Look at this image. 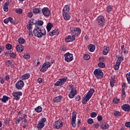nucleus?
Wrapping results in <instances>:
<instances>
[{
  "label": "nucleus",
  "instance_id": "nucleus-1",
  "mask_svg": "<svg viewBox=\"0 0 130 130\" xmlns=\"http://www.w3.org/2000/svg\"><path fill=\"white\" fill-rule=\"evenodd\" d=\"M35 27L33 30V34L34 36L38 38H41L42 36H45L46 35V30L44 29V27Z\"/></svg>",
  "mask_w": 130,
  "mask_h": 130
},
{
  "label": "nucleus",
  "instance_id": "nucleus-2",
  "mask_svg": "<svg viewBox=\"0 0 130 130\" xmlns=\"http://www.w3.org/2000/svg\"><path fill=\"white\" fill-rule=\"evenodd\" d=\"M95 92V90L93 88H91L87 92L86 95H84V97L82 99V104H86L87 102L90 100V98L93 95V94Z\"/></svg>",
  "mask_w": 130,
  "mask_h": 130
},
{
  "label": "nucleus",
  "instance_id": "nucleus-3",
  "mask_svg": "<svg viewBox=\"0 0 130 130\" xmlns=\"http://www.w3.org/2000/svg\"><path fill=\"white\" fill-rule=\"evenodd\" d=\"M62 15L64 20L69 21L71 19V15H70V7L68 5H66L62 10Z\"/></svg>",
  "mask_w": 130,
  "mask_h": 130
},
{
  "label": "nucleus",
  "instance_id": "nucleus-4",
  "mask_svg": "<svg viewBox=\"0 0 130 130\" xmlns=\"http://www.w3.org/2000/svg\"><path fill=\"white\" fill-rule=\"evenodd\" d=\"M69 92L68 94V96L70 99H73L76 95H77V90L75 88V86L73 84L69 85Z\"/></svg>",
  "mask_w": 130,
  "mask_h": 130
},
{
  "label": "nucleus",
  "instance_id": "nucleus-5",
  "mask_svg": "<svg viewBox=\"0 0 130 130\" xmlns=\"http://www.w3.org/2000/svg\"><path fill=\"white\" fill-rule=\"evenodd\" d=\"M70 30L71 32V35L74 36V37H78V36H80V35L82 32V30H81L80 27H70Z\"/></svg>",
  "mask_w": 130,
  "mask_h": 130
},
{
  "label": "nucleus",
  "instance_id": "nucleus-6",
  "mask_svg": "<svg viewBox=\"0 0 130 130\" xmlns=\"http://www.w3.org/2000/svg\"><path fill=\"white\" fill-rule=\"evenodd\" d=\"M93 75L97 79H102L104 74L101 69H96L93 72Z\"/></svg>",
  "mask_w": 130,
  "mask_h": 130
},
{
  "label": "nucleus",
  "instance_id": "nucleus-7",
  "mask_svg": "<svg viewBox=\"0 0 130 130\" xmlns=\"http://www.w3.org/2000/svg\"><path fill=\"white\" fill-rule=\"evenodd\" d=\"M46 121V118H42L40 121H38L37 127L38 129L41 130L43 128V127L45 126L44 122Z\"/></svg>",
  "mask_w": 130,
  "mask_h": 130
},
{
  "label": "nucleus",
  "instance_id": "nucleus-8",
  "mask_svg": "<svg viewBox=\"0 0 130 130\" xmlns=\"http://www.w3.org/2000/svg\"><path fill=\"white\" fill-rule=\"evenodd\" d=\"M96 21L99 26H101V27L104 26V24H105V19H104V17L103 16H98L96 18Z\"/></svg>",
  "mask_w": 130,
  "mask_h": 130
},
{
  "label": "nucleus",
  "instance_id": "nucleus-9",
  "mask_svg": "<svg viewBox=\"0 0 130 130\" xmlns=\"http://www.w3.org/2000/svg\"><path fill=\"white\" fill-rule=\"evenodd\" d=\"M67 80H68V77H64V78L57 81L55 83H54V85L56 86V87H58V86H62L64 84V83L67 82Z\"/></svg>",
  "mask_w": 130,
  "mask_h": 130
},
{
  "label": "nucleus",
  "instance_id": "nucleus-10",
  "mask_svg": "<svg viewBox=\"0 0 130 130\" xmlns=\"http://www.w3.org/2000/svg\"><path fill=\"white\" fill-rule=\"evenodd\" d=\"M62 125H63V122L60 119H59L55 122L53 127L54 128H56V129H59V128L62 127Z\"/></svg>",
  "mask_w": 130,
  "mask_h": 130
},
{
  "label": "nucleus",
  "instance_id": "nucleus-11",
  "mask_svg": "<svg viewBox=\"0 0 130 130\" xmlns=\"http://www.w3.org/2000/svg\"><path fill=\"white\" fill-rule=\"evenodd\" d=\"M64 56L65 57L66 61H67L68 62L72 61V60L74 59L73 54L70 53V52H67V53L64 54Z\"/></svg>",
  "mask_w": 130,
  "mask_h": 130
},
{
  "label": "nucleus",
  "instance_id": "nucleus-12",
  "mask_svg": "<svg viewBox=\"0 0 130 130\" xmlns=\"http://www.w3.org/2000/svg\"><path fill=\"white\" fill-rule=\"evenodd\" d=\"M42 12L44 16H45V17L46 18H48L51 14L49 8L47 7H44L43 9H42Z\"/></svg>",
  "mask_w": 130,
  "mask_h": 130
},
{
  "label": "nucleus",
  "instance_id": "nucleus-13",
  "mask_svg": "<svg viewBox=\"0 0 130 130\" xmlns=\"http://www.w3.org/2000/svg\"><path fill=\"white\" fill-rule=\"evenodd\" d=\"M23 87H24V81L22 80H19L15 84V87L17 90H22Z\"/></svg>",
  "mask_w": 130,
  "mask_h": 130
},
{
  "label": "nucleus",
  "instance_id": "nucleus-14",
  "mask_svg": "<svg viewBox=\"0 0 130 130\" xmlns=\"http://www.w3.org/2000/svg\"><path fill=\"white\" fill-rule=\"evenodd\" d=\"M12 95L14 96V99L18 101L20 100V96H22V93L21 91H15L12 93Z\"/></svg>",
  "mask_w": 130,
  "mask_h": 130
},
{
  "label": "nucleus",
  "instance_id": "nucleus-15",
  "mask_svg": "<svg viewBox=\"0 0 130 130\" xmlns=\"http://www.w3.org/2000/svg\"><path fill=\"white\" fill-rule=\"evenodd\" d=\"M100 127L102 129H107L109 128V124L105 122V121H102L100 122Z\"/></svg>",
  "mask_w": 130,
  "mask_h": 130
},
{
  "label": "nucleus",
  "instance_id": "nucleus-16",
  "mask_svg": "<svg viewBox=\"0 0 130 130\" xmlns=\"http://www.w3.org/2000/svg\"><path fill=\"white\" fill-rule=\"evenodd\" d=\"M77 119V114L76 113H73L72 116V125L73 127H75L76 125V120Z\"/></svg>",
  "mask_w": 130,
  "mask_h": 130
},
{
  "label": "nucleus",
  "instance_id": "nucleus-17",
  "mask_svg": "<svg viewBox=\"0 0 130 130\" xmlns=\"http://www.w3.org/2000/svg\"><path fill=\"white\" fill-rule=\"evenodd\" d=\"M76 39V37L74 36H68V37L65 39V41L67 43H69V42H73V41H75Z\"/></svg>",
  "mask_w": 130,
  "mask_h": 130
},
{
  "label": "nucleus",
  "instance_id": "nucleus-18",
  "mask_svg": "<svg viewBox=\"0 0 130 130\" xmlns=\"http://www.w3.org/2000/svg\"><path fill=\"white\" fill-rule=\"evenodd\" d=\"M43 24H44V23L43 22V21L36 20V28L39 27V28H40L41 27H42L41 26H43Z\"/></svg>",
  "mask_w": 130,
  "mask_h": 130
},
{
  "label": "nucleus",
  "instance_id": "nucleus-19",
  "mask_svg": "<svg viewBox=\"0 0 130 130\" xmlns=\"http://www.w3.org/2000/svg\"><path fill=\"white\" fill-rule=\"evenodd\" d=\"M110 80V85L111 87H114V84L115 83V77L114 76H111Z\"/></svg>",
  "mask_w": 130,
  "mask_h": 130
},
{
  "label": "nucleus",
  "instance_id": "nucleus-20",
  "mask_svg": "<svg viewBox=\"0 0 130 130\" xmlns=\"http://www.w3.org/2000/svg\"><path fill=\"white\" fill-rule=\"evenodd\" d=\"M9 99H10V97L7 95H3V98L0 99V100L3 103H7V102L9 101Z\"/></svg>",
  "mask_w": 130,
  "mask_h": 130
},
{
  "label": "nucleus",
  "instance_id": "nucleus-21",
  "mask_svg": "<svg viewBox=\"0 0 130 130\" xmlns=\"http://www.w3.org/2000/svg\"><path fill=\"white\" fill-rule=\"evenodd\" d=\"M16 50L18 52H22L24 50V46L22 45H18L16 46Z\"/></svg>",
  "mask_w": 130,
  "mask_h": 130
},
{
  "label": "nucleus",
  "instance_id": "nucleus-22",
  "mask_svg": "<svg viewBox=\"0 0 130 130\" xmlns=\"http://www.w3.org/2000/svg\"><path fill=\"white\" fill-rule=\"evenodd\" d=\"M62 100V97L61 96H58L54 98L53 101L55 103H58Z\"/></svg>",
  "mask_w": 130,
  "mask_h": 130
},
{
  "label": "nucleus",
  "instance_id": "nucleus-23",
  "mask_svg": "<svg viewBox=\"0 0 130 130\" xmlns=\"http://www.w3.org/2000/svg\"><path fill=\"white\" fill-rule=\"evenodd\" d=\"M30 78V74L26 73L21 76V79L23 80H28V79Z\"/></svg>",
  "mask_w": 130,
  "mask_h": 130
},
{
  "label": "nucleus",
  "instance_id": "nucleus-24",
  "mask_svg": "<svg viewBox=\"0 0 130 130\" xmlns=\"http://www.w3.org/2000/svg\"><path fill=\"white\" fill-rule=\"evenodd\" d=\"M108 52H109V48L106 46H104V50L103 51V54L104 55H107V54H108Z\"/></svg>",
  "mask_w": 130,
  "mask_h": 130
},
{
  "label": "nucleus",
  "instance_id": "nucleus-25",
  "mask_svg": "<svg viewBox=\"0 0 130 130\" xmlns=\"http://www.w3.org/2000/svg\"><path fill=\"white\" fill-rule=\"evenodd\" d=\"M104 57H101L99 60L100 62L98 63V66H105V63L103 62V61L104 60Z\"/></svg>",
  "mask_w": 130,
  "mask_h": 130
},
{
  "label": "nucleus",
  "instance_id": "nucleus-26",
  "mask_svg": "<svg viewBox=\"0 0 130 130\" xmlns=\"http://www.w3.org/2000/svg\"><path fill=\"white\" fill-rule=\"evenodd\" d=\"M49 67H50V66H43L40 69V72H42V73H45L46 71H47Z\"/></svg>",
  "mask_w": 130,
  "mask_h": 130
},
{
  "label": "nucleus",
  "instance_id": "nucleus-27",
  "mask_svg": "<svg viewBox=\"0 0 130 130\" xmlns=\"http://www.w3.org/2000/svg\"><path fill=\"white\" fill-rule=\"evenodd\" d=\"M52 27H53V25H52V23L49 22L46 26L47 32H50Z\"/></svg>",
  "mask_w": 130,
  "mask_h": 130
},
{
  "label": "nucleus",
  "instance_id": "nucleus-28",
  "mask_svg": "<svg viewBox=\"0 0 130 130\" xmlns=\"http://www.w3.org/2000/svg\"><path fill=\"white\" fill-rule=\"evenodd\" d=\"M58 31V29H55L52 31L49 32V36H51V37H52L53 36H54V35H55V34H56V32Z\"/></svg>",
  "mask_w": 130,
  "mask_h": 130
},
{
  "label": "nucleus",
  "instance_id": "nucleus-29",
  "mask_svg": "<svg viewBox=\"0 0 130 130\" xmlns=\"http://www.w3.org/2000/svg\"><path fill=\"white\" fill-rule=\"evenodd\" d=\"M122 60H123V57L121 56L119 57L115 66H119L120 64V62H121Z\"/></svg>",
  "mask_w": 130,
  "mask_h": 130
},
{
  "label": "nucleus",
  "instance_id": "nucleus-30",
  "mask_svg": "<svg viewBox=\"0 0 130 130\" xmlns=\"http://www.w3.org/2000/svg\"><path fill=\"white\" fill-rule=\"evenodd\" d=\"M88 49L90 52H93L95 50V46L93 44H90L88 46Z\"/></svg>",
  "mask_w": 130,
  "mask_h": 130
},
{
  "label": "nucleus",
  "instance_id": "nucleus-31",
  "mask_svg": "<svg viewBox=\"0 0 130 130\" xmlns=\"http://www.w3.org/2000/svg\"><path fill=\"white\" fill-rule=\"evenodd\" d=\"M35 111H36L37 113H40L42 111V107L40 106H39L35 109Z\"/></svg>",
  "mask_w": 130,
  "mask_h": 130
},
{
  "label": "nucleus",
  "instance_id": "nucleus-32",
  "mask_svg": "<svg viewBox=\"0 0 130 130\" xmlns=\"http://www.w3.org/2000/svg\"><path fill=\"white\" fill-rule=\"evenodd\" d=\"M9 21L11 24H13V25H17L16 21H14V19L13 18L9 17Z\"/></svg>",
  "mask_w": 130,
  "mask_h": 130
},
{
  "label": "nucleus",
  "instance_id": "nucleus-33",
  "mask_svg": "<svg viewBox=\"0 0 130 130\" xmlns=\"http://www.w3.org/2000/svg\"><path fill=\"white\" fill-rule=\"evenodd\" d=\"M36 21L34 19H30L29 22H28V24H30V25H35V27H36Z\"/></svg>",
  "mask_w": 130,
  "mask_h": 130
},
{
  "label": "nucleus",
  "instance_id": "nucleus-34",
  "mask_svg": "<svg viewBox=\"0 0 130 130\" xmlns=\"http://www.w3.org/2000/svg\"><path fill=\"white\" fill-rule=\"evenodd\" d=\"M6 48L7 50H11L13 48V46L11 44H7L6 45Z\"/></svg>",
  "mask_w": 130,
  "mask_h": 130
},
{
  "label": "nucleus",
  "instance_id": "nucleus-35",
  "mask_svg": "<svg viewBox=\"0 0 130 130\" xmlns=\"http://www.w3.org/2000/svg\"><path fill=\"white\" fill-rule=\"evenodd\" d=\"M112 11V6L111 5H109L107 7V13H111V12Z\"/></svg>",
  "mask_w": 130,
  "mask_h": 130
},
{
  "label": "nucleus",
  "instance_id": "nucleus-36",
  "mask_svg": "<svg viewBox=\"0 0 130 130\" xmlns=\"http://www.w3.org/2000/svg\"><path fill=\"white\" fill-rule=\"evenodd\" d=\"M40 9L39 8H34L33 9V12L34 14H40Z\"/></svg>",
  "mask_w": 130,
  "mask_h": 130
},
{
  "label": "nucleus",
  "instance_id": "nucleus-37",
  "mask_svg": "<svg viewBox=\"0 0 130 130\" xmlns=\"http://www.w3.org/2000/svg\"><path fill=\"white\" fill-rule=\"evenodd\" d=\"M17 41L19 44H24V43H25V40L24 39L19 38L18 39Z\"/></svg>",
  "mask_w": 130,
  "mask_h": 130
},
{
  "label": "nucleus",
  "instance_id": "nucleus-38",
  "mask_svg": "<svg viewBox=\"0 0 130 130\" xmlns=\"http://www.w3.org/2000/svg\"><path fill=\"white\" fill-rule=\"evenodd\" d=\"M126 77L128 83L130 85V72L126 74Z\"/></svg>",
  "mask_w": 130,
  "mask_h": 130
},
{
  "label": "nucleus",
  "instance_id": "nucleus-39",
  "mask_svg": "<svg viewBox=\"0 0 130 130\" xmlns=\"http://www.w3.org/2000/svg\"><path fill=\"white\" fill-rule=\"evenodd\" d=\"M120 101L119 99L117 98H114L113 100V103H114V104H117V103H118Z\"/></svg>",
  "mask_w": 130,
  "mask_h": 130
},
{
  "label": "nucleus",
  "instance_id": "nucleus-40",
  "mask_svg": "<svg viewBox=\"0 0 130 130\" xmlns=\"http://www.w3.org/2000/svg\"><path fill=\"white\" fill-rule=\"evenodd\" d=\"M16 12L17 14H19V15H21V14L23 13V10H22V9L21 8H18L16 10Z\"/></svg>",
  "mask_w": 130,
  "mask_h": 130
},
{
  "label": "nucleus",
  "instance_id": "nucleus-41",
  "mask_svg": "<svg viewBox=\"0 0 130 130\" xmlns=\"http://www.w3.org/2000/svg\"><path fill=\"white\" fill-rule=\"evenodd\" d=\"M90 116L91 117H92V118H94V117H96L97 116V113L95 112H92L90 114Z\"/></svg>",
  "mask_w": 130,
  "mask_h": 130
},
{
  "label": "nucleus",
  "instance_id": "nucleus-42",
  "mask_svg": "<svg viewBox=\"0 0 130 130\" xmlns=\"http://www.w3.org/2000/svg\"><path fill=\"white\" fill-rule=\"evenodd\" d=\"M52 63H53V61H51V62L49 61L46 62L43 64V66H51Z\"/></svg>",
  "mask_w": 130,
  "mask_h": 130
},
{
  "label": "nucleus",
  "instance_id": "nucleus-43",
  "mask_svg": "<svg viewBox=\"0 0 130 130\" xmlns=\"http://www.w3.org/2000/svg\"><path fill=\"white\" fill-rule=\"evenodd\" d=\"M16 56H17V54L15 53H11L10 55V57H11V58H16Z\"/></svg>",
  "mask_w": 130,
  "mask_h": 130
},
{
  "label": "nucleus",
  "instance_id": "nucleus-44",
  "mask_svg": "<svg viewBox=\"0 0 130 130\" xmlns=\"http://www.w3.org/2000/svg\"><path fill=\"white\" fill-rule=\"evenodd\" d=\"M94 122V120L92 118H89L87 120V123L88 124H92Z\"/></svg>",
  "mask_w": 130,
  "mask_h": 130
},
{
  "label": "nucleus",
  "instance_id": "nucleus-45",
  "mask_svg": "<svg viewBox=\"0 0 130 130\" xmlns=\"http://www.w3.org/2000/svg\"><path fill=\"white\" fill-rule=\"evenodd\" d=\"M27 29H28L29 31L33 28V25L32 24H30V23H28V24L26 26Z\"/></svg>",
  "mask_w": 130,
  "mask_h": 130
},
{
  "label": "nucleus",
  "instance_id": "nucleus-46",
  "mask_svg": "<svg viewBox=\"0 0 130 130\" xmlns=\"http://www.w3.org/2000/svg\"><path fill=\"white\" fill-rule=\"evenodd\" d=\"M114 115H115V116H120V112H119V111H116L114 112Z\"/></svg>",
  "mask_w": 130,
  "mask_h": 130
},
{
  "label": "nucleus",
  "instance_id": "nucleus-47",
  "mask_svg": "<svg viewBox=\"0 0 130 130\" xmlns=\"http://www.w3.org/2000/svg\"><path fill=\"white\" fill-rule=\"evenodd\" d=\"M23 58L28 59V58H30V55H29V54L25 53L23 55Z\"/></svg>",
  "mask_w": 130,
  "mask_h": 130
},
{
  "label": "nucleus",
  "instance_id": "nucleus-48",
  "mask_svg": "<svg viewBox=\"0 0 130 130\" xmlns=\"http://www.w3.org/2000/svg\"><path fill=\"white\" fill-rule=\"evenodd\" d=\"M84 59H86V60H88V59H90V55L88 54H85L83 56Z\"/></svg>",
  "mask_w": 130,
  "mask_h": 130
},
{
  "label": "nucleus",
  "instance_id": "nucleus-49",
  "mask_svg": "<svg viewBox=\"0 0 130 130\" xmlns=\"http://www.w3.org/2000/svg\"><path fill=\"white\" fill-rule=\"evenodd\" d=\"M11 52H12V51H7L5 53V56H8V55H11Z\"/></svg>",
  "mask_w": 130,
  "mask_h": 130
},
{
  "label": "nucleus",
  "instance_id": "nucleus-50",
  "mask_svg": "<svg viewBox=\"0 0 130 130\" xmlns=\"http://www.w3.org/2000/svg\"><path fill=\"white\" fill-rule=\"evenodd\" d=\"M76 101H80L81 100V96L80 95H78L75 98Z\"/></svg>",
  "mask_w": 130,
  "mask_h": 130
},
{
  "label": "nucleus",
  "instance_id": "nucleus-51",
  "mask_svg": "<svg viewBox=\"0 0 130 130\" xmlns=\"http://www.w3.org/2000/svg\"><path fill=\"white\" fill-rule=\"evenodd\" d=\"M37 82L38 83H39V84H41L43 82V80L42 79V78H40L38 79Z\"/></svg>",
  "mask_w": 130,
  "mask_h": 130
},
{
  "label": "nucleus",
  "instance_id": "nucleus-52",
  "mask_svg": "<svg viewBox=\"0 0 130 130\" xmlns=\"http://www.w3.org/2000/svg\"><path fill=\"white\" fill-rule=\"evenodd\" d=\"M3 9L4 12H8L9 11V7L8 6H4Z\"/></svg>",
  "mask_w": 130,
  "mask_h": 130
},
{
  "label": "nucleus",
  "instance_id": "nucleus-53",
  "mask_svg": "<svg viewBox=\"0 0 130 130\" xmlns=\"http://www.w3.org/2000/svg\"><path fill=\"white\" fill-rule=\"evenodd\" d=\"M97 118H98V121H101L103 119L102 116L101 115L98 116Z\"/></svg>",
  "mask_w": 130,
  "mask_h": 130
},
{
  "label": "nucleus",
  "instance_id": "nucleus-54",
  "mask_svg": "<svg viewBox=\"0 0 130 130\" xmlns=\"http://www.w3.org/2000/svg\"><path fill=\"white\" fill-rule=\"evenodd\" d=\"M27 16L28 17V18H32V17L33 16V14L32 13V12H29L28 13Z\"/></svg>",
  "mask_w": 130,
  "mask_h": 130
},
{
  "label": "nucleus",
  "instance_id": "nucleus-55",
  "mask_svg": "<svg viewBox=\"0 0 130 130\" xmlns=\"http://www.w3.org/2000/svg\"><path fill=\"white\" fill-rule=\"evenodd\" d=\"M9 17L4 19V23L5 24H8V23H9Z\"/></svg>",
  "mask_w": 130,
  "mask_h": 130
},
{
  "label": "nucleus",
  "instance_id": "nucleus-56",
  "mask_svg": "<svg viewBox=\"0 0 130 130\" xmlns=\"http://www.w3.org/2000/svg\"><path fill=\"white\" fill-rule=\"evenodd\" d=\"M125 125L126 127H130V122H126L125 124Z\"/></svg>",
  "mask_w": 130,
  "mask_h": 130
},
{
  "label": "nucleus",
  "instance_id": "nucleus-57",
  "mask_svg": "<svg viewBox=\"0 0 130 130\" xmlns=\"http://www.w3.org/2000/svg\"><path fill=\"white\" fill-rule=\"evenodd\" d=\"M0 83H1V84H4V83H5V79L2 77H0Z\"/></svg>",
  "mask_w": 130,
  "mask_h": 130
},
{
  "label": "nucleus",
  "instance_id": "nucleus-58",
  "mask_svg": "<svg viewBox=\"0 0 130 130\" xmlns=\"http://www.w3.org/2000/svg\"><path fill=\"white\" fill-rule=\"evenodd\" d=\"M123 53H124L125 54H127V53H128V51H127V49H126V48H125L123 50Z\"/></svg>",
  "mask_w": 130,
  "mask_h": 130
},
{
  "label": "nucleus",
  "instance_id": "nucleus-59",
  "mask_svg": "<svg viewBox=\"0 0 130 130\" xmlns=\"http://www.w3.org/2000/svg\"><path fill=\"white\" fill-rule=\"evenodd\" d=\"M113 68L114 70H115V71H117V70L119 69V66H114Z\"/></svg>",
  "mask_w": 130,
  "mask_h": 130
},
{
  "label": "nucleus",
  "instance_id": "nucleus-60",
  "mask_svg": "<svg viewBox=\"0 0 130 130\" xmlns=\"http://www.w3.org/2000/svg\"><path fill=\"white\" fill-rule=\"evenodd\" d=\"M6 64H9V66H12V62L11 61V60H7L6 61Z\"/></svg>",
  "mask_w": 130,
  "mask_h": 130
},
{
  "label": "nucleus",
  "instance_id": "nucleus-61",
  "mask_svg": "<svg viewBox=\"0 0 130 130\" xmlns=\"http://www.w3.org/2000/svg\"><path fill=\"white\" fill-rule=\"evenodd\" d=\"M100 126V124L99 123L94 124V127H95V128H98V127H99Z\"/></svg>",
  "mask_w": 130,
  "mask_h": 130
},
{
  "label": "nucleus",
  "instance_id": "nucleus-62",
  "mask_svg": "<svg viewBox=\"0 0 130 130\" xmlns=\"http://www.w3.org/2000/svg\"><path fill=\"white\" fill-rule=\"evenodd\" d=\"M5 80L6 81H9V80H10V75H7L6 77H5Z\"/></svg>",
  "mask_w": 130,
  "mask_h": 130
},
{
  "label": "nucleus",
  "instance_id": "nucleus-63",
  "mask_svg": "<svg viewBox=\"0 0 130 130\" xmlns=\"http://www.w3.org/2000/svg\"><path fill=\"white\" fill-rule=\"evenodd\" d=\"M10 5V2H7L5 3L4 7H8Z\"/></svg>",
  "mask_w": 130,
  "mask_h": 130
},
{
  "label": "nucleus",
  "instance_id": "nucleus-64",
  "mask_svg": "<svg viewBox=\"0 0 130 130\" xmlns=\"http://www.w3.org/2000/svg\"><path fill=\"white\" fill-rule=\"evenodd\" d=\"M5 49V47L4 46H0V51H3Z\"/></svg>",
  "mask_w": 130,
  "mask_h": 130
}]
</instances>
